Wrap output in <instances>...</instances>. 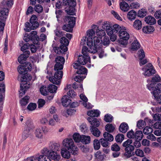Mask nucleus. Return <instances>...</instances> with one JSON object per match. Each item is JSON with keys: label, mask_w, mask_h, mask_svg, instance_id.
I'll list each match as a JSON object with an SVG mask.
<instances>
[{"label": "nucleus", "mask_w": 161, "mask_h": 161, "mask_svg": "<svg viewBox=\"0 0 161 161\" xmlns=\"http://www.w3.org/2000/svg\"><path fill=\"white\" fill-rule=\"evenodd\" d=\"M81 142L84 144H87L89 143L91 141V138L89 136L82 135Z\"/></svg>", "instance_id": "nucleus-35"}, {"label": "nucleus", "mask_w": 161, "mask_h": 161, "mask_svg": "<svg viewBox=\"0 0 161 161\" xmlns=\"http://www.w3.org/2000/svg\"><path fill=\"white\" fill-rule=\"evenodd\" d=\"M96 32L97 35L101 38L103 36H104L106 35L104 30L102 29L100 30L99 29H97L96 30Z\"/></svg>", "instance_id": "nucleus-55"}, {"label": "nucleus", "mask_w": 161, "mask_h": 161, "mask_svg": "<svg viewBox=\"0 0 161 161\" xmlns=\"http://www.w3.org/2000/svg\"><path fill=\"white\" fill-rule=\"evenodd\" d=\"M30 54V52L26 50L23 54L20 55L18 58V61L19 63L23 65H20L18 68V72L19 74L25 73L29 71H31L32 69V66L31 63L29 62H26L24 63L27 58L29 57Z\"/></svg>", "instance_id": "nucleus-1"}, {"label": "nucleus", "mask_w": 161, "mask_h": 161, "mask_svg": "<svg viewBox=\"0 0 161 161\" xmlns=\"http://www.w3.org/2000/svg\"><path fill=\"white\" fill-rule=\"evenodd\" d=\"M36 107V103H30L27 106V108L30 111L34 110Z\"/></svg>", "instance_id": "nucleus-59"}, {"label": "nucleus", "mask_w": 161, "mask_h": 161, "mask_svg": "<svg viewBox=\"0 0 161 161\" xmlns=\"http://www.w3.org/2000/svg\"><path fill=\"white\" fill-rule=\"evenodd\" d=\"M95 156L98 161H102L104 158V156L100 151H98L95 154Z\"/></svg>", "instance_id": "nucleus-50"}, {"label": "nucleus", "mask_w": 161, "mask_h": 161, "mask_svg": "<svg viewBox=\"0 0 161 161\" xmlns=\"http://www.w3.org/2000/svg\"><path fill=\"white\" fill-rule=\"evenodd\" d=\"M102 27L103 29L105 30L107 33L108 31H109L112 29V26L109 24L108 22H104L102 24Z\"/></svg>", "instance_id": "nucleus-34"}, {"label": "nucleus", "mask_w": 161, "mask_h": 161, "mask_svg": "<svg viewBox=\"0 0 161 161\" xmlns=\"http://www.w3.org/2000/svg\"><path fill=\"white\" fill-rule=\"evenodd\" d=\"M145 21L147 23L153 25L156 23V20L155 18L151 16H148L145 18Z\"/></svg>", "instance_id": "nucleus-25"}, {"label": "nucleus", "mask_w": 161, "mask_h": 161, "mask_svg": "<svg viewBox=\"0 0 161 161\" xmlns=\"http://www.w3.org/2000/svg\"><path fill=\"white\" fill-rule=\"evenodd\" d=\"M119 36L120 38L119 41L120 45V46L122 45L123 47H125L130 37L129 34L126 31L122 30L119 33Z\"/></svg>", "instance_id": "nucleus-11"}, {"label": "nucleus", "mask_w": 161, "mask_h": 161, "mask_svg": "<svg viewBox=\"0 0 161 161\" xmlns=\"http://www.w3.org/2000/svg\"><path fill=\"white\" fill-rule=\"evenodd\" d=\"M100 142L101 145L103 147H109L110 143L108 142V141L104 138H102L100 139Z\"/></svg>", "instance_id": "nucleus-45"}, {"label": "nucleus", "mask_w": 161, "mask_h": 161, "mask_svg": "<svg viewBox=\"0 0 161 161\" xmlns=\"http://www.w3.org/2000/svg\"><path fill=\"white\" fill-rule=\"evenodd\" d=\"M60 146V145L59 143L50 144L48 148L45 147L41 150V153L47 154L52 159L54 160H58L60 158V156L57 154L56 152L58 151Z\"/></svg>", "instance_id": "nucleus-2"}, {"label": "nucleus", "mask_w": 161, "mask_h": 161, "mask_svg": "<svg viewBox=\"0 0 161 161\" xmlns=\"http://www.w3.org/2000/svg\"><path fill=\"white\" fill-rule=\"evenodd\" d=\"M127 136L129 138H135V133L132 130H131L127 133Z\"/></svg>", "instance_id": "nucleus-60"}, {"label": "nucleus", "mask_w": 161, "mask_h": 161, "mask_svg": "<svg viewBox=\"0 0 161 161\" xmlns=\"http://www.w3.org/2000/svg\"><path fill=\"white\" fill-rule=\"evenodd\" d=\"M147 12L144 9L139 10L137 14V16L140 17H143L146 16Z\"/></svg>", "instance_id": "nucleus-54"}, {"label": "nucleus", "mask_w": 161, "mask_h": 161, "mask_svg": "<svg viewBox=\"0 0 161 161\" xmlns=\"http://www.w3.org/2000/svg\"><path fill=\"white\" fill-rule=\"evenodd\" d=\"M100 114V112L98 110H91L87 112V115L91 117H97Z\"/></svg>", "instance_id": "nucleus-26"}, {"label": "nucleus", "mask_w": 161, "mask_h": 161, "mask_svg": "<svg viewBox=\"0 0 161 161\" xmlns=\"http://www.w3.org/2000/svg\"><path fill=\"white\" fill-rule=\"evenodd\" d=\"M100 140L95 139L93 141V146L94 149L96 150H98L100 147Z\"/></svg>", "instance_id": "nucleus-51"}, {"label": "nucleus", "mask_w": 161, "mask_h": 161, "mask_svg": "<svg viewBox=\"0 0 161 161\" xmlns=\"http://www.w3.org/2000/svg\"><path fill=\"white\" fill-rule=\"evenodd\" d=\"M34 44H32L30 46V48L32 53H35L37 51V49L39 48L40 43L35 42H33Z\"/></svg>", "instance_id": "nucleus-31"}, {"label": "nucleus", "mask_w": 161, "mask_h": 161, "mask_svg": "<svg viewBox=\"0 0 161 161\" xmlns=\"http://www.w3.org/2000/svg\"><path fill=\"white\" fill-rule=\"evenodd\" d=\"M75 6H69L68 8L65 11L67 12V14L70 15H74L75 14Z\"/></svg>", "instance_id": "nucleus-41"}, {"label": "nucleus", "mask_w": 161, "mask_h": 161, "mask_svg": "<svg viewBox=\"0 0 161 161\" xmlns=\"http://www.w3.org/2000/svg\"><path fill=\"white\" fill-rule=\"evenodd\" d=\"M47 36H46L44 34H42L40 36V37L38 36V37H36V42H38V43H40L39 41H44L46 38Z\"/></svg>", "instance_id": "nucleus-63"}, {"label": "nucleus", "mask_w": 161, "mask_h": 161, "mask_svg": "<svg viewBox=\"0 0 161 161\" xmlns=\"http://www.w3.org/2000/svg\"><path fill=\"white\" fill-rule=\"evenodd\" d=\"M61 44L59 47H57L54 48V52L58 54L64 53L68 50L67 46L69 45V42L65 37H63L60 40Z\"/></svg>", "instance_id": "nucleus-6"}, {"label": "nucleus", "mask_w": 161, "mask_h": 161, "mask_svg": "<svg viewBox=\"0 0 161 161\" xmlns=\"http://www.w3.org/2000/svg\"><path fill=\"white\" fill-rule=\"evenodd\" d=\"M115 129V127L112 124L109 123L107 124L105 126V130L109 133L113 132Z\"/></svg>", "instance_id": "nucleus-39"}, {"label": "nucleus", "mask_w": 161, "mask_h": 161, "mask_svg": "<svg viewBox=\"0 0 161 161\" xmlns=\"http://www.w3.org/2000/svg\"><path fill=\"white\" fill-rule=\"evenodd\" d=\"M63 2L65 5H68L69 6H75L76 5L75 0H63Z\"/></svg>", "instance_id": "nucleus-32"}, {"label": "nucleus", "mask_w": 161, "mask_h": 161, "mask_svg": "<svg viewBox=\"0 0 161 161\" xmlns=\"http://www.w3.org/2000/svg\"><path fill=\"white\" fill-rule=\"evenodd\" d=\"M142 70L144 71L143 74L145 77L150 76L155 73V71L153 69V65L150 63L148 64L142 68Z\"/></svg>", "instance_id": "nucleus-13"}, {"label": "nucleus", "mask_w": 161, "mask_h": 161, "mask_svg": "<svg viewBox=\"0 0 161 161\" xmlns=\"http://www.w3.org/2000/svg\"><path fill=\"white\" fill-rule=\"evenodd\" d=\"M56 64L54 65L55 69H57V68L59 69H63V65L65 62L64 58L61 56H58L55 59Z\"/></svg>", "instance_id": "nucleus-14"}, {"label": "nucleus", "mask_w": 161, "mask_h": 161, "mask_svg": "<svg viewBox=\"0 0 161 161\" xmlns=\"http://www.w3.org/2000/svg\"><path fill=\"white\" fill-rule=\"evenodd\" d=\"M35 134L36 136L38 138H41L43 136V133L40 128H38L36 130Z\"/></svg>", "instance_id": "nucleus-52"}, {"label": "nucleus", "mask_w": 161, "mask_h": 161, "mask_svg": "<svg viewBox=\"0 0 161 161\" xmlns=\"http://www.w3.org/2000/svg\"><path fill=\"white\" fill-rule=\"evenodd\" d=\"M71 100L69 99V97L66 95L63 96L62 99V103L63 105L67 107L70 103Z\"/></svg>", "instance_id": "nucleus-20"}, {"label": "nucleus", "mask_w": 161, "mask_h": 161, "mask_svg": "<svg viewBox=\"0 0 161 161\" xmlns=\"http://www.w3.org/2000/svg\"><path fill=\"white\" fill-rule=\"evenodd\" d=\"M74 68L78 70L76 73L78 74H85L87 73V69L85 68L80 65L78 63H75L73 65Z\"/></svg>", "instance_id": "nucleus-16"}, {"label": "nucleus", "mask_w": 161, "mask_h": 161, "mask_svg": "<svg viewBox=\"0 0 161 161\" xmlns=\"http://www.w3.org/2000/svg\"><path fill=\"white\" fill-rule=\"evenodd\" d=\"M137 15V13L134 10H131L127 14L128 19L130 21L134 20Z\"/></svg>", "instance_id": "nucleus-24"}, {"label": "nucleus", "mask_w": 161, "mask_h": 161, "mask_svg": "<svg viewBox=\"0 0 161 161\" xmlns=\"http://www.w3.org/2000/svg\"><path fill=\"white\" fill-rule=\"evenodd\" d=\"M154 30L153 27L151 25L144 26L142 28V31L145 33H151Z\"/></svg>", "instance_id": "nucleus-29"}, {"label": "nucleus", "mask_w": 161, "mask_h": 161, "mask_svg": "<svg viewBox=\"0 0 161 161\" xmlns=\"http://www.w3.org/2000/svg\"><path fill=\"white\" fill-rule=\"evenodd\" d=\"M119 6L120 9L124 12L128 11L130 9L128 4L125 1L121 2L120 3Z\"/></svg>", "instance_id": "nucleus-23"}, {"label": "nucleus", "mask_w": 161, "mask_h": 161, "mask_svg": "<svg viewBox=\"0 0 161 161\" xmlns=\"http://www.w3.org/2000/svg\"><path fill=\"white\" fill-rule=\"evenodd\" d=\"M37 32L36 31H31L29 34L30 38H31V41H33V42H36V37H38V36L37 35Z\"/></svg>", "instance_id": "nucleus-43"}, {"label": "nucleus", "mask_w": 161, "mask_h": 161, "mask_svg": "<svg viewBox=\"0 0 161 161\" xmlns=\"http://www.w3.org/2000/svg\"><path fill=\"white\" fill-rule=\"evenodd\" d=\"M46 88V87H44V86L41 87L40 88V92L42 95H45L48 93V91L47 90V89Z\"/></svg>", "instance_id": "nucleus-62"}, {"label": "nucleus", "mask_w": 161, "mask_h": 161, "mask_svg": "<svg viewBox=\"0 0 161 161\" xmlns=\"http://www.w3.org/2000/svg\"><path fill=\"white\" fill-rule=\"evenodd\" d=\"M13 4V0H4L0 4V21L3 22L7 19L9 8Z\"/></svg>", "instance_id": "nucleus-3"}, {"label": "nucleus", "mask_w": 161, "mask_h": 161, "mask_svg": "<svg viewBox=\"0 0 161 161\" xmlns=\"http://www.w3.org/2000/svg\"><path fill=\"white\" fill-rule=\"evenodd\" d=\"M80 147L81 151L83 153H87L89 151V147L86 146L81 145Z\"/></svg>", "instance_id": "nucleus-57"}, {"label": "nucleus", "mask_w": 161, "mask_h": 161, "mask_svg": "<svg viewBox=\"0 0 161 161\" xmlns=\"http://www.w3.org/2000/svg\"><path fill=\"white\" fill-rule=\"evenodd\" d=\"M54 32L55 35L56 36V37H54V39L56 41L58 39L57 37H60L65 35L63 32L58 29L55 30Z\"/></svg>", "instance_id": "nucleus-38"}, {"label": "nucleus", "mask_w": 161, "mask_h": 161, "mask_svg": "<svg viewBox=\"0 0 161 161\" xmlns=\"http://www.w3.org/2000/svg\"><path fill=\"white\" fill-rule=\"evenodd\" d=\"M73 151L68 150L67 148L63 147L61 149V153L63 158L68 159L70 157L71 153L74 155L76 154H74L73 152H72Z\"/></svg>", "instance_id": "nucleus-17"}, {"label": "nucleus", "mask_w": 161, "mask_h": 161, "mask_svg": "<svg viewBox=\"0 0 161 161\" xmlns=\"http://www.w3.org/2000/svg\"><path fill=\"white\" fill-rule=\"evenodd\" d=\"M26 125L25 128L32 130L34 128V125L32 122L31 119L30 118H28L25 122Z\"/></svg>", "instance_id": "nucleus-27"}, {"label": "nucleus", "mask_w": 161, "mask_h": 161, "mask_svg": "<svg viewBox=\"0 0 161 161\" xmlns=\"http://www.w3.org/2000/svg\"><path fill=\"white\" fill-rule=\"evenodd\" d=\"M29 96H26L22 99L20 101V103L22 106H24L27 104L29 102Z\"/></svg>", "instance_id": "nucleus-48"}, {"label": "nucleus", "mask_w": 161, "mask_h": 161, "mask_svg": "<svg viewBox=\"0 0 161 161\" xmlns=\"http://www.w3.org/2000/svg\"><path fill=\"white\" fill-rule=\"evenodd\" d=\"M90 130L92 134L97 137H99L101 134L100 131L96 127L90 126Z\"/></svg>", "instance_id": "nucleus-22"}, {"label": "nucleus", "mask_w": 161, "mask_h": 161, "mask_svg": "<svg viewBox=\"0 0 161 161\" xmlns=\"http://www.w3.org/2000/svg\"><path fill=\"white\" fill-rule=\"evenodd\" d=\"M152 82V83L147 84V87L149 90L153 91L151 93L153 94L154 97H156L158 95V94L161 92V84L159 83L155 86L156 83Z\"/></svg>", "instance_id": "nucleus-12"}, {"label": "nucleus", "mask_w": 161, "mask_h": 161, "mask_svg": "<svg viewBox=\"0 0 161 161\" xmlns=\"http://www.w3.org/2000/svg\"><path fill=\"white\" fill-rule=\"evenodd\" d=\"M54 69L56 71L54 76L49 78V80L54 84L59 85L60 83V80L62 78L63 75V72L61 70L62 69L57 68V69Z\"/></svg>", "instance_id": "nucleus-10"}, {"label": "nucleus", "mask_w": 161, "mask_h": 161, "mask_svg": "<svg viewBox=\"0 0 161 161\" xmlns=\"http://www.w3.org/2000/svg\"><path fill=\"white\" fill-rule=\"evenodd\" d=\"M134 27L137 30L141 29L142 26V23L141 21L137 19L135 21L133 24Z\"/></svg>", "instance_id": "nucleus-44"}, {"label": "nucleus", "mask_w": 161, "mask_h": 161, "mask_svg": "<svg viewBox=\"0 0 161 161\" xmlns=\"http://www.w3.org/2000/svg\"><path fill=\"white\" fill-rule=\"evenodd\" d=\"M20 74L22 75V76L21 78V83L19 92V96L21 97L25 94V92L29 88L30 86L28 84V86H27L26 82L31 80L32 77L30 74L27 73V72Z\"/></svg>", "instance_id": "nucleus-4"}, {"label": "nucleus", "mask_w": 161, "mask_h": 161, "mask_svg": "<svg viewBox=\"0 0 161 161\" xmlns=\"http://www.w3.org/2000/svg\"><path fill=\"white\" fill-rule=\"evenodd\" d=\"M42 155H40L39 156H37V161H51L49 156L47 154H42Z\"/></svg>", "instance_id": "nucleus-30"}, {"label": "nucleus", "mask_w": 161, "mask_h": 161, "mask_svg": "<svg viewBox=\"0 0 161 161\" xmlns=\"http://www.w3.org/2000/svg\"><path fill=\"white\" fill-rule=\"evenodd\" d=\"M76 19L73 17L66 16L64 19V22H68L66 23L63 26V29L67 32H71L73 30V28L74 26Z\"/></svg>", "instance_id": "nucleus-7"}, {"label": "nucleus", "mask_w": 161, "mask_h": 161, "mask_svg": "<svg viewBox=\"0 0 161 161\" xmlns=\"http://www.w3.org/2000/svg\"><path fill=\"white\" fill-rule=\"evenodd\" d=\"M153 131V129L149 126L145 127L143 130V132L145 135H148L151 133Z\"/></svg>", "instance_id": "nucleus-53"}, {"label": "nucleus", "mask_w": 161, "mask_h": 161, "mask_svg": "<svg viewBox=\"0 0 161 161\" xmlns=\"http://www.w3.org/2000/svg\"><path fill=\"white\" fill-rule=\"evenodd\" d=\"M111 150L113 151H119L120 147L117 143H114L112 145Z\"/></svg>", "instance_id": "nucleus-61"}, {"label": "nucleus", "mask_w": 161, "mask_h": 161, "mask_svg": "<svg viewBox=\"0 0 161 161\" xmlns=\"http://www.w3.org/2000/svg\"><path fill=\"white\" fill-rule=\"evenodd\" d=\"M37 17L35 15H33L31 17L30 22V23L28 22L25 23V30L26 32H30L32 30H35L39 26V24L37 21Z\"/></svg>", "instance_id": "nucleus-8"}, {"label": "nucleus", "mask_w": 161, "mask_h": 161, "mask_svg": "<svg viewBox=\"0 0 161 161\" xmlns=\"http://www.w3.org/2000/svg\"><path fill=\"white\" fill-rule=\"evenodd\" d=\"M35 10L38 13H40L42 12L43 8L41 5L38 4L35 6Z\"/></svg>", "instance_id": "nucleus-58"}, {"label": "nucleus", "mask_w": 161, "mask_h": 161, "mask_svg": "<svg viewBox=\"0 0 161 161\" xmlns=\"http://www.w3.org/2000/svg\"><path fill=\"white\" fill-rule=\"evenodd\" d=\"M80 129L82 132L85 134L86 132H87L88 128L86 127V124L83 123L80 126Z\"/></svg>", "instance_id": "nucleus-64"}, {"label": "nucleus", "mask_w": 161, "mask_h": 161, "mask_svg": "<svg viewBox=\"0 0 161 161\" xmlns=\"http://www.w3.org/2000/svg\"><path fill=\"white\" fill-rule=\"evenodd\" d=\"M110 43V40L108 36H105L103 40H101L100 44L104 46H108Z\"/></svg>", "instance_id": "nucleus-46"}, {"label": "nucleus", "mask_w": 161, "mask_h": 161, "mask_svg": "<svg viewBox=\"0 0 161 161\" xmlns=\"http://www.w3.org/2000/svg\"><path fill=\"white\" fill-rule=\"evenodd\" d=\"M128 129L129 126L128 124L125 122L122 123L119 128V131L123 133H126Z\"/></svg>", "instance_id": "nucleus-21"}, {"label": "nucleus", "mask_w": 161, "mask_h": 161, "mask_svg": "<svg viewBox=\"0 0 161 161\" xmlns=\"http://www.w3.org/2000/svg\"><path fill=\"white\" fill-rule=\"evenodd\" d=\"M82 135L81 136L77 133H75L73 136V138L76 142H81Z\"/></svg>", "instance_id": "nucleus-40"}, {"label": "nucleus", "mask_w": 161, "mask_h": 161, "mask_svg": "<svg viewBox=\"0 0 161 161\" xmlns=\"http://www.w3.org/2000/svg\"><path fill=\"white\" fill-rule=\"evenodd\" d=\"M131 49L134 50H137L141 47L138 41L136 40H135L131 44Z\"/></svg>", "instance_id": "nucleus-33"}, {"label": "nucleus", "mask_w": 161, "mask_h": 161, "mask_svg": "<svg viewBox=\"0 0 161 161\" xmlns=\"http://www.w3.org/2000/svg\"><path fill=\"white\" fill-rule=\"evenodd\" d=\"M124 138L125 136L124 135L119 134L115 136V140L117 142L120 143L124 140Z\"/></svg>", "instance_id": "nucleus-42"}, {"label": "nucleus", "mask_w": 161, "mask_h": 161, "mask_svg": "<svg viewBox=\"0 0 161 161\" xmlns=\"http://www.w3.org/2000/svg\"><path fill=\"white\" fill-rule=\"evenodd\" d=\"M78 63L80 65H85L88 62L90 63V58L88 55H79L78 58Z\"/></svg>", "instance_id": "nucleus-15"}, {"label": "nucleus", "mask_w": 161, "mask_h": 161, "mask_svg": "<svg viewBox=\"0 0 161 161\" xmlns=\"http://www.w3.org/2000/svg\"><path fill=\"white\" fill-rule=\"evenodd\" d=\"M104 139L109 142H112L114 140L113 136L111 134L107 132H105L103 134Z\"/></svg>", "instance_id": "nucleus-37"}, {"label": "nucleus", "mask_w": 161, "mask_h": 161, "mask_svg": "<svg viewBox=\"0 0 161 161\" xmlns=\"http://www.w3.org/2000/svg\"><path fill=\"white\" fill-rule=\"evenodd\" d=\"M32 130L24 128L22 133V138L23 140H25L30 136L31 135V132Z\"/></svg>", "instance_id": "nucleus-28"}, {"label": "nucleus", "mask_w": 161, "mask_h": 161, "mask_svg": "<svg viewBox=\"0 0 161 161\" xmlns=\"http://www.w3.org/2000/svg\"><path fill=\"white\" fill-rule=\"evenodd\" d=\"M57 89V86L52 84H50L47 87L48 92L51 93H56Z\"/></svg>", "instance_id": "nucleus-36"}, {"label": "nucleus", "mask_w": 161, "mask_h": 161, "mask_svg": "<svg viewBox=\"0 0 161 161\" xmlns=\"http://www.w3.org/2000/svg\"><path fill=\"white\" fill-rule=\"evenodd\" d=\"M63 146L64 148H67L68 150L73 151V153L77 154L78 148L74 144L73 140L72 139H66L63 142Z\"/></svg>", "instance_id": "nucleus-9"}, {"label": "nucleus", "mask_w": 161, "mask_h": 161, "mask_svg": "<svg viewBox=\"0 0 161 161\" xmlns=\"http://www.w3.org/2000/svg\"><path fill=\"white\" fill-rule=\"evenodd\" d=\"M135 139L141 140L143 137L142 132L141 131L137 130L135 133Z\"/></svg>", "instance_id": "nucleus-47"}, {"label": "nucleus", "mask_w": 161, "mask_h": 161, "mask_svg": "<svg viewBox=\"0 0 161 161\" xmlns=\"http://www.w3.org/2000/svg\"><path fill=\"white\" fill-rule=\"evenodd\" d=\"M93 37L87 36V45L90 47V48L92 47L93 46Z\"/></svg>", "instance_id": "nucleus-56"}, {"label": "nucleus", "mask_w": 161, "mask_h": 161, "mask_svg": "<svg viewBox=\"0 0 161 161\" xmlns=\"http://www.w3.org/2000/svg\"><path fill=\"white\" fill-rule=\"evenodd\" d=\"M87 120L91 125L90 126L96 127L97 128L99 126L100 122L97 119L88 117Z\"/></svg>", "instance_id": "nucleus-19"}, {"label": "nucleus", "mask_w": 161, "mask_h": 161, "mask_svg": "<svg viewBox=\"0 0 161 161\" xmlns=\"http://www.w3.org/2000/svg\"><path fill=\"white\" fill-rule=\"evenodd\" d=\"M133 141L131 139H128L122 143V146L125 147V153L124 156L127 158H129L134 155L133 151L134 150V146L131 145Z\"/></svg>", "instance_id": "nucleus-5"}, {"label": "nucleus", "mask_w": 161, "mask_h": 161, "mask_svg": "<svg viewBox=\"0 0 161 161\" xmlns=\"http://www.w3.org/2000/svg\"><path fill=\"white\" fill-rule=\"evenodd\" d=\"M122 30L121 27L119 25L115 24L113 26L111 31L107 32V34L108 35H111L114 33H118L119 34Z\"/></svg>", "instance_id": "nucleus-18"}, {"label": "nucleus", "mask_w": 161, "mask_h": 161, "mask_svg": "<svg viewBox=\"0 0 161 161\" xmlns=\"http://www.w3.org/2000/svg\"><path fill=\"white\" fill-rule=\"evenodd\" d=\"M113 117L110 114H106L104 118V120L107 122L110 123L112 121Z\"/></svg>", "instance_id": "nucleus-49"}]
</instances>
